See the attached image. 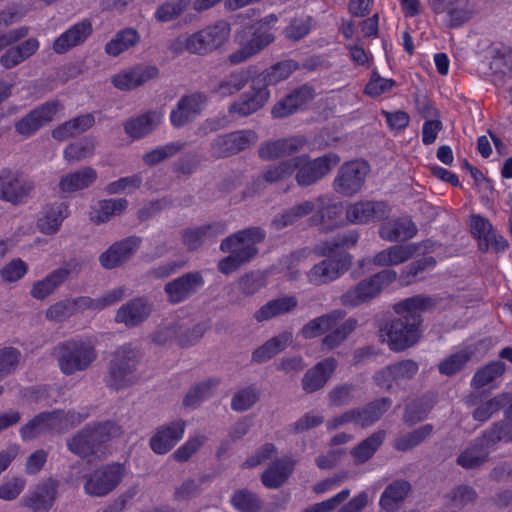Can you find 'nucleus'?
<instances>
[{"mask_svg":"<svg viewBox=\"0 0 512 512\" xmlns=\"http://www.w3.org/2000/svg\"><path fill=\"white\" fill-rule=\"evenodd\" d=\"M434 305V299L426 295H416L394 304L393 310L400 317L380 330L382 342H386L395 352L416 344L420 338L421 313Z\"/></svg>","mask_w":512,"mask_h":512,"instance_id":"f257e3e1","label":"nucleus"},{"mask_svg":"<svg viewBox=\"0 0 512 512\" xmlns=\"http://www.w3.org/2000/svg\"><path fill=\"white\" fill-rule=\"evenodd\" d=\"M264 239L265 231L260 227H250L224 239L220 249L222 252L230 254L219 261V271L223 274H231L243 264L251 261L258 253L256 245Z\"/></svg>","mask_w":512,"mask_h":512,"instance_id":"f03ea898","label":"nucleus"},{"mask_svg":"<svg viewBox=\"0 0 512 512\" xmlns=\"http://www.w3.org/2000/svg\"><path fill=\"white\" fill-rule=\"evenodd\" d=\"M231 25L226 20H219L191 34H183L170 41L171 52L180 54L188 51L196 55H208L219 49L228 40Z\"/></svg>","mask_w":512,"mask_h":512,"instance_id":"7ed1b4c3","label":"nucleus"},{"mask_svg":"<svg viewBox=\"0 0 512 512\" xmlns=\"http://www.w3.org/2000/svg\"><path fill=\"white\" fill-rule=\"evenodd\" d=\"M53 354L59 369L67 376L85 371L97 358L93 345L83 339H70L61 342L54 348Z\"/></svg>","mask_w":512,"mask_h":512,"instance_id":"20e7f679","label":"nucleus"},{"mask_svg":"<svg viewBox=\"0 0 512 512\" xmlns=\"http://www.w3.org/2000/svg\"><path fill=\"white\" fill-rule=\"evenodd\" d=\"M139 352L131 344L119 347L113 354L105 383L108 387L120 390L134 384L137 379L136 368Z\"/></svg>","mask_w":512,"mask_h":512,"instance_id":"39448f33","label":"nucleus"},{"mask_svg":"<svg viewBox=\"0 0 512 512\" xmlns=\"http://www.w3.org/2000/svg\"><path fill=\"white\" fill-rule=\"evenodd\" d=\"M118 431V427L111 421L98 422L87 425L68 440V449L82 457L97 454L102 444L110 440Z\"/></svg>","mask_w":512,"mask_h":512,"instance_id":"423d86ee","label":"nucleus"},{"mask_svg":"<svg viewBox=\"0 0 512 512\" xmlns=\"http://www.w3.org/2000/svg\"><path fill=\"white\" fill-rule=\"evenodd\" d=\"M398 277L395 270L383 269L349 288L342 296L341 303L357 307L377 298L381 292L394 283Z\"/></svg>","mask_w":512,"mask_h":512,"instance_id":"0eeeda50","label":"nucleus"},{"mask_svg":"<svg viewBox=\"0 0 512 512\" xmlns=\"http://www.w3.org/2000/svg\"><path fill=\"white\" fill-rule=\"evenodd\" d=\"M292 175L299 186L306 187L315 184L335 168L340 157L333 152L327 153L315 159H310L306 154L290 158Z\"/></svg>","mask_w":512,"mask_h":512,"instance_id":"6e6552de","label":"nucleus"},{"mask_svg":"<svg viewBox=\"0 0 512 512\" xmlns=\"http://www.w3.org/2000/svg\"><path fill=\"white\" fill-rule=\"evenodd\" d=\"M124 478L120 463L102 465L85 476L84 491L91 497H103L112 492Z\"/></svg>","mask_w":512,"mask_h":512,"instance_id":"1a4fd4ad","label":"nucleus"},{"mask_svg":"<svg viewBox=\"0 0 512 512\" xmlns=\"http://www.w3.org/2000/svg\"><path fill=\"white\" fill-rule=\"evenodd\" d=\"M369 170V165L365 161L353 160L344 163L333 180V189L346 197L359 193L365 184Z\"/></svg>","mask_w":512,"mask_h":512,"instance_id":"9d476101","label":"nucleus"},{"mask_svg":"<svg viewBox=\"0 0 512 512\" xmlns=\"http://www.w3.org/2000/svg\"><path fill=\"white\" fill-rule=\"evenodd\" d=\"M34 190V183L18 170H0V200L13 205L25 203Z\"/></svg>","mask_w":512,"mask_h":512,"instance_id":"9b49d317","label":"nucleus"},{"mask_svg":"<svg viewBox=\"0 0 512 512\" xmlns=\"http://www.w3.org/2000/svg\"><path fill=\"white\" fill-rule=\"evenodd\" d=\"M352 256L346 252H338L315 264L307 273L308 282L320 286L333 282L341 277L350 267Z\"/></svg>","mask_w":512,"mask_h":512,"instance_id":"f8f14e48","label":"nucleus"},{"mask_svg":"<svg viewBox=\"0 0 512 512\" xmlns=\"http://www.w3.org/2000/svg\"><path fill=\"white\" fill-rule=\"evenodd\" d=\"M62 108L59 101H47L16 121L15 131L21 136L30 137L41 127L51 122Z\"/></svg>","mask_w":512,"mask_h":512,"instance_id":"ddd939ff","label":"nucleus"},{"mask_svg":"<svg viewBox=\"0 0 512 512\" xmlns=\"http://www.w3.org/2000/svg\"><path fill=\"white\" fill-rule=\"evenodd\" d=\"M204 285L202 273L190 271L167 282L164 285V292L169 303L179 304L198 293Z\"/></svg>","mask_w":512,"mask_h":512,"instance_id":"4468645a","label":"nucleus"},{"mask_svg":"<svg viewBox=\"0 0 512 512\" xmlns=\"http://www.w3.org/2000/svg\"><path fill=\"white\" fill-rule=\"evenodd\" d=\"M258 135L254 130L244 129L218 136L211 143V154L224 158L249 148L256 143Z\"/></svg>","mask_w":512,"mask_h":512,"instance_id":"2eb2a0df","label":"nucleus"},{"mask_svg":"<svg viewBox=\"0 0 512 512\" xmlns=\"http://www.w3.org/2000/svg\"><path fill=\"white\" fill-rule=\"evenodd\" d=\"M159 69L155 65L138 64L121 70L111 77V83L121 91L133 90L156 78Z\"/></svg>","mask_w":512,"mask_h":512,"instance_id":"dca6fc26","label":"nucleus"},{"mask_svg":"<svg viewBox=\"0 0 512 512\" xmlns=\"http://www.w3.org/2000/svg\"><path fill=\"white\" fill-rule=\"evenodd\" d=\"M62 415L59 411L43 412L36 415L20 429V435L24 441L35 439L48 432H63Z\"/></svg>","mask_w":512,"mask_h":512,"instance_id":"f3484780","label":"nucleus"},{"mask_svg":"<svg viewBox=\"0 0 512 512\" xmlns=\"http://www.w3.org/2000/svg\"><path fill=\"white\" fill-rule=\"evenodd\" d=\"M306 144L307 139L301 135L267 141L259 147L258 155L262 160L271 161L298 153Z\"/></svg>","mask_w":512,"mask_h":512,"instance_id":"a211bd4d","label":"nucleus"},{"mask_svg":"<svg viewBox=\"0 0 512 512\" xmlns=\"http://www.w3.org/2000/svg\"><path fill=\"white\" fill-rule=\"evenodd\" d=\"M257 82L254 80L250 90L230 104L228 108L230 114L245 117L257 112L265 105L270 97V91L265 85L257 86Z\"/></svg>","mask_w":512,"mask_h":512,"instance_id":"6ab92c4d","label":"nucleus"},{"mask_svg":"<svg viewBox=\"0 0 512 512\" xmlns=\"http://www.w3.org/2000/svg\"><path fill=\"white\" fill-rule=\"evenodd\" d=\"M79 271V264L69 261L64 266L50 272L45 278L36 281L31 288V296L43 300L59 288L72 272Z\"/></svg>","mask_w":512,"mask_h":512,"instance_id":"aec40b11","label":"nucleus"},{"mask_svg":"<svg viewBox=\"0 0 512 512\" xmlns=\"http://www.w3.org/2000/svg\"><path fill=\"white\" fill-rule=\"evenodd\" d=\"M185 427L186 422L182 419L159 427L150 438V448L156 454H166L183 438Z\"/></svg>","mask_w":512,"mask_h":512,"instance_id":"412c9836","label":"nucleus"},{"mask_svg":"<svg viewBox=\"0 0 512 512\" xmlns=\"http://www.w3.org/2000/svg\"><path fill=\"white\" fill-rule=\"evenodd\" d=\"M206 103L207 98L202 93H193L182 97L176 108L171 111V124L176 128L183 127L201 113Z\"/></svg>","mask_w":512,"mask_h":512,"instance_id":"4be33fe9","label":"nucleus"},{"mask_svg":"<svg viewBox=\"0 0 512 512\" xmlns=\"http://www.w3.org/2000/svg\"><path fill=\"white\" fill-rule=\"evenodd\" d=\"M57 488V482L49 479L29 491L22 498L21 504L33 512H49L55 502Z\"/></svg>","mask_w":512,"mask_h":512,"instance_id":"5701e85b","label":"nucleus"},{"mask_svg":"<svg viewBox=\"0 0 512 512\" xmlns=\"http://www.w3.org/2000/svg\"><path fill=\"white\" fill-rule=\"evenodd\" d=\"M140 239L128 237L112 244L99 257V262L105 269H113L128 261L138 250Z\"/></svg>","mask_w":512,"mask_h":512,"instance_id":"b1692460","label":"nucleus"},{"mask_svg":"<svg viewBox=\"0 0 512 512\" xmlns=\"http://www.w3.org/2000/svg\"><path fill=\"white\" fill-rule=\"evenodd\" d=\"M386 214L387 205L381 201H357L346 209V218L351 224H366L380 220Z\"/></svg>","mask_w":512,"mask_h":512,"instance_id":"393cba45","label":"nucleus"},{"mask_svg":"<svg viewBox=\"0 0 512 512\" xmlns=\"http://www.w3.org/2000/svg\"><path fill=\"white\" fill-rule=\"evenodd\" d=\"M252 37L246 41L238 50L229 55V61L232 64H240L252 56L258 54L265 47L271 44L275 37L267 29L252 26Z\"/></svg>","mask_w":512,"mask_h":512,"instance_id":"a878e982","label":"nucleus"},{"mask_svg":"<svg viewBox=\"0 0 512 512\" xmlns=\"http://www.w3.org/2000/svg\"><path fill=\"white\" fill-rule=\"evenodd\" d=\"M92 33L89 20H82L61 33L53 42L52 49L57 54H64L72 48L83 44Z\"/></svg>","mask_w":512,"mask_h":512,"instance_id":"bb28decb","label":"nucleus"},{"mask_svg":"<svg viewBox=\"0 0 512 512\" xmlns=\"http://www.w3.org/2000/svg\"><path fill=\"white\" fill-rule=\"evenodd\" d=\"M313 97V88L308 85H303L280 99L273 106L271 114L274 118H284L292 115L301 109Z\"/></svg>","mask_w":512,"mask_h":512,"instance_id":"cd10ccee","label":"nucleus"},{"mask_svg":"<svg viewBox=\"0 0 512 512\" xmlns=\"http://www.w3.org/2000/svg\"><path fill=\"white\" fill-rule=\"evenodd\" d=\"M152 312V305L145 298H135L122 305L116 312L115 321L126 327H136Z\"/></svg>","mask_w":512,"mask_h":512,"instance_id":"c85d7f7f","label":"nucleus"},{"mask_svg":"<svg viewBox=\"0 0 512 512\" xmlns=\"http://www.w3.org/2000/svg\"><path fill=\"white\" fill-rule=\"evenodd\" d=\"M417 226L408 216L388 219L379 228L380 237L389 242L406 241L417 234Z\"/></svg>","mask_w":512,"mask_h":512,"instance_id":"c756f323","label":"nucleus"},{"mask_svg":"<svg viewBox=\"0 0 512 512\" xmlns=\"http://www.w3.org/2000/svg\"><path fill=\"white\" fill-rule=\"evenodd\" d=\"M338 362L333 357H327L309 369L303 379L302 387L307 393L315 392L325 386L336 370Z\"/></svg>","mask_w":512,"mask_h":512,"instance_id":"7c9ffc66","label":"nucleus"},{"mask_svg":"<svg viewBox=\"0 0 512 512\" xmlns=\"http://www.w3.org/2000/svg\"><path fill=\"white\" fill-rule=\"evenodd\" d=\"M163 114L159 111H148L128 119L124 123L126 134L133 139H140L154 131L162 122Z\"/></svg>","mask_w":512,"mask_h":512,"instance_id":"2f4dec72","label":"nucleus"},{"mask_svg":"<svg viewBox=\"0 0 512 512\" xmlns=\"http://www.w3.org/2000/svg\"><path fill=\"white\" fill-rule=\"evenodd\" d=\"M411 485L406 480H395L390 483L382 492L379 499V507L381 512L398 511L409 492Z\"/></svg>","mask_w":512,"mask_h":512,"instance_id":"473e14b6","label":"nucleus"},{"mask_svg":"<svg viewBox=\"0 0 512 512\" xmlns=\"http://www.w3.org/2000/svg\"><path fill=\"white\" fill-rule=\"evenodd\" d=\"M39 47L40 42L35 37L28 38L17 45L13 44L0 56V65L6 69L14 68L33 56Z\"/></svg>","mask_w":512,"mask_h":512,"instance_id":"72a5a7b5","label":"nucleus"},{"mask_svg":"<svg viewBox=\"0 0 512 512\" xmlns=\"http://www.w3.org/2000/svg\"><path fill=\"white\" fill-rule=\"evenodd\" d=\"M392 400L388 397H383L370 402L364 407H357L351 409L353 414L354 425L362 428L369 427L381 419L383 414L391 407Z\"/></svg>","mask_w":512,"mask_h":512,"instance_id":"f704fd0d","label":"nucleus"},{"mask_svg":"<svg viewBox=\"0 0 512 512\" xmlns=\"http://www.w3.org/2000/svg\"><path fill=\"white\" fill-rule=\"evenodd\" d=\"M97 179V171L89 166L63 175L58 183L61 193H74L90 187Z\"/></svg>","mask_w":512,"mask_h":512,"instance_id":"c9c22d12","label":"nucleus"},{"mask_svg":"<svg viewBox=\"0 0 512 512\" xmlns=\"http://www.w3.org/2000/svg\"><path fill=\"white\" fill-rule=\"evenodd\" d=\"M292 342V332L284 331L256 348L252 352V362L264 363L284 351Z\"/></svg>","mask_w":512,"mask_h":512,"instance_id":"e433bc0d","label":"nucleus"},{"mask_svg":"<svg viewBox=\"0 0 512 512\" xmlns=\"http://www.w3.org/2000/svg\"><path fill=\"white\" fill-rule=\"evenodd\" d=\"M345 312L333 310L306 323L299 334L305 339L316 338L334 328L344 318Z\"/></svg>","mask_w":512,"mask_h":512,"instance_id":"4c0bfd02","label":"nucleus"},{"mask_svg":"<svg viewBox=\"0 0 512 512\" xmlns=\"http://www.w3.org/2000/svg\"><path fill=\"white\" fill-rule=\"evenodd\" d=\"M225 231L226 225L221 222L190 228L183 233V243L189 250H195Z\"/></svg>","mask_w":512,"mask_h":512,"instance_id":"58836bf2","label":"nucleus"},{"mask_svg":"<svg viewBox=\"0 0 512 512\" xmlns=\"http://www.w3.org/2000/svg\"><path fill=\"white\" fill-rule=\"evenodd\" d=\"M68 216V206L65 203L48 205L37 220L38 229L47 235L56 233L63 220Z\"/></svg>","mask_w":512,"mask_h":512,"instance_id":"ea45409f","label":"nucleus"},{"mask_svg":"<svg viewBox=\"0 0 512 512\" xmlns=\"http://www.w3.org/2000/svg\"><path fill=\"white\" fill-rule=\"evenodd\" d=\"M414 246L392 245L376 253L372 263L378 267H390L400 265L413 257Z\"/></svg>","mask_w":512,"mask_h":512,"instance_id":"a19ab883","label":"nucleus"},{"mask_svg":"<svg viewBox=\"0 0 512 512\" xmlns=\"http://www.w3.org/2000/svg\"><path fill=\"white\" fill-rule=\"evenodd\" d=\"M294 464V461L287 457L274 461L262 474L263 485L270 489L279 488L292 473Z\"/></svg>","mask_w":512,"mask_h":512,"instance_id":"79ce46f5","label":"nucleus"},{"mask_svg":"<svg viewBox=\"0 0 512 512\" xmlns=\"http://www.w3.org/2000/svg\"><path fill=\"white\" fill-rule=\"evenodd\" d=\"M298 301L294 296H284L273 299L259 308L254 318L258 322L270 320L276 316L286 314L296 308Z\"/></svg>","mask_w":512,"mask_h":512,"instance_id":"37998d69","label":"nucleus"},{"mask_svg":"<svg viewBox=\"0 0 512 512\" xmlns=\"http://www.w3.org/2000/svg\"><path fill=\"white\" fill-rule=\"evenodd\" d=\"M386 432L379 430L362 440L357 446L351 450V456L357 465L364 464L370 460L379 447L383 444Z\"/></svg>","mask_w":512,"mask_h":512,"instance_id":"c03bdc74","label":"nucleus"},{"mask_svg":"<svg viewBox=\"0 0 512 512\" xmlns=\"http://www.w3.org/2000/svg\"><path fill=\"white\" fill-rule=\"evenodd\" d=\"M436 403L434 394H426L410 402L403 415V421L408 425H414L422 421L431 411Z\"/></svg>","mask_w":512,"mask_h":512,"instance_id":"a18cd8bd","label":"nucleus"},{"mask_svg":"<svg viewBox=\"0 0 512 512\" xmlns=\"http://www.w3.org/2000/svg\"><path fill=\"white\" fill-rule=\"evenodd\" d=\"M316 210V199L313 201H303L296 204L292 208L284 211L272 220V227L275 230H281L289 225L294 224L298 219L310 214Z\"/></svg>","mask_w":512,"mask_h":512,"instance_id":"49530a36","label":"nucleus"},{"mask_svg":"<svg viewBox=\"0 0 512 512\" xmlns=\"http://www.w3.org/2000/svg\"><path fill=\"white\" fill-rule=\"evenodd\" d=\"M139 41V33L133 28H126L116 33V35L106 43L105 52L109 56L117 57L136 46Z\"/></svg>","mask_w":512,"mask_h":512,"instance_id":"de8ad7c7","label":"nucleus"},{"mask_svg":"<svg viewBox=\"0 0 512 512\" xmlns=\"http://www.w3.org/2000/svg\"><path fill=\"white\" fill-rule=\"evenodd\" d=\"M511 400L512 394L510 392L499 393L475 408L472 412V417L476 421L486 422L496 412L505 408Z\"/></svg>","mask_w":512,"mask_h":512,"instance_id":"09e8293b","label":"nucleus"},{"mask_svg":"<svg viewBox=\"0 0 512 512\" xmlns=\"http://www.w3.org/2000/svg\"><path fill=\"white\" fill-rule=\"evenodd\" d=\"M506 370L504 362L492 361L479 368L471 379V386L475 389L483 388L493 384L498 378L502 377Z\"/></svg>","mask_w":512,"mask_h":512,"instance_id":"8fccbe9b","label":"nucleus"},{"mask_svg":"<svg viewBox=\"0 0 512 512\" xmlns=\"http://www.w3.org/2000/svg\"><path fill=\"white\" fill-rule=\"evenodd\" d=\"M490 54L491 73L512 78V48L506 46L493 47Z\"/></svg>","mask_w":512,"mask_h":512,"instance_id":"3c124183","label":"nucleus"},{"mask_svg":"<svg viewBox=\"0 0 512 512\" xmlns=\"http://www.w3.org/2000/svg\"><path fill=\"white\" fill-rule=\"evenodd\" d=\"M249 80L247 71L240 70L232 72L223 78L217 86L212 89V93L221 98L231 96L242 90Z\"/></svg>","mask_w":512,"mask_h":512,"instance_id":"603ef678","label":"nucleus"},{"mask_svg":"<svg viewBox=\"0 0 512 512\" xmlns=\"http://www.w3.org/2000/svg\"><path fill=\"white\" fill-rule=\"evenodd\" d=\"M297 69L298 64L294 60L278 62L259 74L257 81L265 83L266 87L276 85L287 79Z\"/></svg>","mask_w":512,"mask_h":512,"instance_id":"864d4df0","label":"nucleus"},{"mask_svg":"<svg viewBox=\"0 0 512 512\" xmlns=\"http://www.w3.org/2000/svg\"><path fill=\"white\" fill-rule=\"evenodd\" d=\"M218 386V380L208 379L193 386L183 399L185 407L196 408L201 402L209 399Z\"/></svg>","mask_w":512,"mask_h":512,"instance_id":"5fc2aeb1","label":"nucleus"},{"mask_svg":"<svg viewBox=\"0 0 512 512\" xmlns=\"http://www.w3.org/2000/svg\"><path fill=\"white\" fill-rule=\"evenodd\" d=\"M437 261L432 256H427L413 261L406 265L400 273V279L405 285H410L417 281L418 277L424 272L435 268Z\"/></svg>","mask_w":512,"mask_h":512,"instance_id":"6e6d98bb","label":"nucleus"},{"mask_svg":"<svg viewBox=\"0 0 512 512\" xmlns=\"http://www.w3.org/2000/svg\"><path fill=\"white\" fill-rule=\"evenodd\" d=\"M316 213L312 217L314 223H324L325 219H333L342 211V204L332 196L320 195L316 198Z\"/></svg>","mask_w":512,"mask_h":512,"instance_id":"4d7b16f0","label":"nucleus"},{"mask_svg":"<svg viewBox=\"0 0 512 512\" xmlns=\"http://www.w3.org/2000/svg\"><path fill=\"white\" fill-rule=\"evenodd\" d=\"M357 320L349 318L339 326L332 328L333 330L327 334L322 340L324 349L332 350L338 347L356 328Z\"/></svg>","mask_w":512,"mask_h":512,"instance_id":"13d9d810","label":"nucleus"},{"mask_svg":"<svg viewBox=\"0 0 512 512\" xmlns=\"http://www.w3.org/2000/svg\"><path fill=\"white\" fill-rule=\"evenodd\" d=\"M432 431L433 426L425 424L412 432L398 437L394 442V448L398 451H408L422 443L431 435Z\"/></svg>","mask_w":512,"mask_h":512,"instance_id":"bf43d9fd","label":"nucleus"},{"mask_svg":"<svg viewBox=\"0 0 512 512\" xmlns=\"http://www.w3.org/2000/svg\"><path fill=\"white\" fill-rule=\"evenodd\" d=\"M95 143L91 138H83L69 144L63 151L64 159L68 163L84 160L93 155Z\"/></svg>","mask_w":512,"mask_h":512,"instance_id":"052dcab7","label":"nucleus"},{"mask_svg":"<svg viewBox=\"0 0 512 512\" xmlns=\"http://www.w3.org/2000/svg\"><path fill=\"white\" fill-rule=\"evenodd\" d=\"M230 502L239 512H257L261 507L257 495L248 489L236 490L231 495Z\"/></svg>","mask_w":512,"mask_h":512,"instance_id":"680f3d73","label":"nucleus"},{"mask_svg":"<svg viewBox=\"0 0 512 512\" xmlns=\"http://www.w3.org/2000/svg\"><path fill=\"white\" fill-rule=\"evenodd\" d=\"M259 396L258 388L253 385L241 388L233 395L231 408L237 412L246 411L258 402Z\"/></svg>","mask_w":512,"mask_h":512,"instance_id":"e2e57ef3","label":"nucleus"},{"mask_svg":"<svg viewBox=\"0 0 512 512\" xmlns=\"http://www.w3.org/2000/svg\"><path fill=\"white\" fill-rule=\"evenodd\" d=\"M474 14V5L470 0L450 1V28L468 22Z\"/></svg>","mask_w":512,"mask_h":512,"instance_id":"0e129e2a","label":"nucleus"},{"mask_svg":"<svg viewBox=\"0 0 512 512\" xmlns=\"http://www.w3.org/2000/svg\"><path fill=\"white\" fill-rule=\"evenodd\" d=\"M127 205V200L123 198L102 200L98 204L94 220L97 223L106 222L111 216L121 214Z\"/></svg>","mask_w":512,"mask_h":512,"instance_id":"69168bd1","label":"nucleus"},{"mask_svg":"<svg viewBox=\"0 0 512 512\" xmlns=\"http://www.w3.org/2000/svg\"><path fill=\"white\" fill-rule=\"evenodd\" d=\"M186 10V4L182 0H171L162 3L154 12L158 22L167 23L179 18Z\"/></svg>","mask_w":512,"mask_h":512,"instance_id":"338daca9","label":"nucleus"},{"mask_svg":"<svg viewBox=\"0 0 512 512\" xmlns=\"http://www.w3.org/2000/svg\"><path fill=\"white\" fill-rule=\"evenodd\" d=\"M488 460V451L481 446H474L463 451L457 463L465 469H474Z\"/></svg>","mask_w":512,"mask_h":512,"instance_id":"774afa93","label":"nucleus"}]
</instances>
